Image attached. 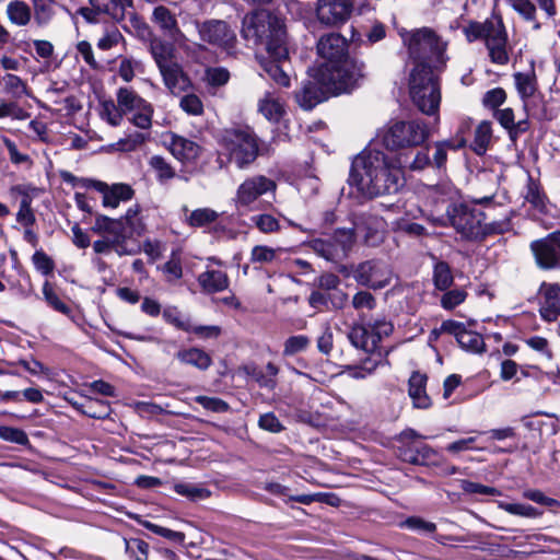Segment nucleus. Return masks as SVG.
<instances>
[{"label":"nucleus","instance_id":"36","mask_svg":"<svg viewBox=\"0 0 560 560\" xmlns=\"http://www.w3.org/2000/svg\"><path fill=\"white\" fill-rule=\"evenodd\" d=\"M147 138L141 132H132L127 135L125 138L119 139L118 141L110 143L106 147V152H119V153H130L138 150Z\"/></svg>","mask_w":560,"mask_h":560},{"label":"nucleus","instance_id":"26","mask_svg":"<svg viewBox=\"0 0 560 560\" xmlns=\"http://www.w3.org/2000/svg\"><path fill=\"white\" fill-rule=\"evenodd\" d=\"M152 22L156 24L160 30L170 36L175 43H180L185 39V35L180 32L176 16L170 9L164 5H158L152 13Z\"/></svg>","mask_w":560,"mask_h":560},{"label":"nucleus","instance_id":"38","mask_svg":"<svg viewBox=\"0 0 560 560\" xmlns=\"http://www.w3.org/2000/svg\"><path fill=\"white\" fill-rule=\"evenodd\" d=\"M491 141H492L491 124L486 120L481 121L475 130V137H474V141L471 143L472 151L478 155L485 154L487 152Z\"/></svg>","mask_w":560,"mask_h":560},{"label":"nucleus","instance_id":"15","mask_svg":"<svg viewBox=\"0 0 560 560\" xmlns=\"http://www.w3.org/2000/svg\"><path fill=\"white\" fill-rule=\"evenodd\" d=\"M352 11V0H316V18L320 24L326 26L343 25L350 19Z\"/></svg>","mask_w":560,"mask_h":560},{"label":"nucleus","instance_id":"43","mask_svg":"<svg viewBox=\"0 0 560 560\" xmlns=\"http://www.w3.org/2000/svg\"><path fill=\"white\" fill-rule=\"evenodd\" d=\"M466 145L464 137L457 138L455 141H441L435 143V153L433 155V163L436 167H442L447 159V149H458Z\"/></svg>","mask_w":560,"mask_h":560},{"label":"nucleus","instance_id":"19","mask_svg":"<svg viewBox=\"0 0 560 560\" xmlns=\"http://www.w3.org/2000/svg\"><path fill=\"white\" fill-rule=\"evenodd\" d=\"M201 40L218 47H231L236 38L235 33L223 21L211 20L196 23Z\"/></svg>","mask_w":560,"mask_h":560},{"label":"nucleus","instance_id":"30","mask_svg":"<svg viewBox=\"0 0 560 560\" xmlns=\"http://www.w3.org/2000/svg\"><path fill=\"white\" fill-rule=\"evenodd\" d=\"M509 7L534 31L541 28V23L538 21L537 5L532 0H504Z\"/></svg>","mask_w":560,"mask_h":560},{"label":"nucleus","instance_id":"63","mask_svg":"<svg viewBox=\"0 0 560 560\" xmlns=\"http://www.w3.org/2000/svg\"><path fill=\"white\" fill-rule=\"evenodd\" d=\"M467 296V293L462 289H455L447 291L441 298V305L445 310H453L457 305L462 304Z\"/></svg>","mask_w":560,"mask_h":560},{"label":"nucleus","instance_id":"52","mask_svg":"<svg viewBox=\"0 0 560 560\" xmlns=\"http://www.w3.org/2000/svg\"><path fill=\"white\" fill-rule=\"evenodd\" d=\"M126 552L135 560H148L149 545L138 538L125 539Z\"/></svg>","mask_w":560,"mask_h":560},{"label":"nucleus","instance_id":"58","mask_svg":"<svg viewBox=\"0 0 560 560\" xmlns=\"http://www.w3.org/2000/svg\"><path fill=\"white\" fill-rule=\"evenodd\" d=\"M2 82L4 89L15 97L27 94L26 84L18 75L7 74L2 78Z\"/></svg>","mask_w":560,"mask_h":560},{"label":"nucleus","instance_id":"49","mask_svg":"<svg viewBox=\"0 0 560 560\" xmlns=\"http://www.w3.org/2000/svg\"><path fill=\"white\" fill-rule=\"evenodd\" d=\"M16 221L23 225H34L36 222L35 213L32 209V198L24 195L20 201L19 211L16 213Z\"/></svg>","mask_w":560,"mask_h":560},{"label":"nucleus","instance_id":"12","mask_svg":"<svg viewBox=\"0 0 560 560\" xmlns=\"http://www.w3.org/2000/svg\"><path fill=\"white\" fill-rule=\"evenodd\" d=\"M354 243L352 230H337L328 240L316 238L310 243L311 248L319 256L330 261L342 260Z\"/></svg>","mask_w":560,"mask_h":560},{"label":"nucleus","instance_id":"24","mask_svg":"<svg viewBox=\"0 0 560 560\" xmlns=\"http://www.w3.org/2000/svg\"><path fill=\"white\" fill-rule=\"evenodd\" d=\"M165 143L173 156L180 162H192L201 152L199 144L175 133H170Z\"/></svg>","mask_w":560,"mask_h":560},{"label":"nucleus","instance_id":"46","mask_svg":"<svg viewBox=\"0 0 560 560\" xmlns=\"http://www.w3.org/2000/svg\"><path fill=\"white\" fill-rule=\"evenodd\" d=\"M149 166L154 171L160 182L168 180L175 176L174 168L160 155H153L149 160Z\"/></svg>","mask_w":560,"mask_h":560},{"label":"nucleus","instance_id":"57","mask_svg":"<svg viewBox=\"0 0 560 560\" xmlns=\"http://www.w3.org/2000/svg\"><path fill=\"white\" fill-rule=\"evenodd\" d=\"M399 155L406 156L407 164L404 167H409L411 171H422L431 164L428 148L417 151L411 161H409V156L406 153H400Z\"/></svg>","mask_w":560,"mask_h":560},{"label":"nucleus","instance_id":"31","mask_svg":"<svg viewBox=\"0 0 560 560\" xmlns=\"http://www.w3.org/2000/svg\"><path fill=\"white\" fill-rule=\"evenodd\" d=\"M258 112L269 121L278 122L284 115V105L272 92H266L258 101Z\"/></svg>","mask_w":560,"mask_h":560},{"label":"nucleus","instance_id":"29","mask_svg":"<svg viewBox=\"0 0 560 560\" xmlns=\"http://www.w3.org/2000/svg\"><path fill=\"white\" fill-rule=\"evenodd\" d=\"M427 375L413 372L409 378L408 394L416 408L427 409L431 406V399L427 394Z\"/></svg>","mask_w":560,"mask_h":560},{"label":"nucleus","instance_id":"62","mask_svg":"<svg viewBox=\"0 0 560 560\" xmlns=\"http://www.w3.org/2000/svg\"><path fill=\"white\" fill-rule=\"evenodd\" d=\"M230 72L225 68L213 67L206 70V80L212 86H221L228 83Z\"/></svg>","mask_w":560,"mask_h":560},{"label":"nucleus","instance_id":"45","mask_svg":"<svg viewBox=\"0 0 560 560\" xmlns=\"http://www.w3.org/2000/svg\"><path fill=\"white\" fill-rule=\"evenodd\" d=\"M250 221L264 234L277 233L281 229L278 219L270 213L253 215Z\"/></svg>","mask_w":560,"mask_h":560},{"label":"nucleus","instance_id":"60","mask_svg":"<svg viewBox=\"0 0 560 560\" xmlns=\"http://www.w3.org/2000/svg\"><path fill=\"white\" fill-rule=\"evenodd\" d=\"M195 401L212 412H226L230 408L226 401L218 397L197 396Z\"/></svg>","mask_w":560,"mask_h":560},{"label":"nucleus","instance_id":"5","mask_svg":"<svg viewBox=\"0 0 560 560\" xmlns=\"http://www.w3.org/2000/svg\"><path fill=\"white\" fill-rule=\"evenodd\" d=\"M378 138L390 151L410 149L421 145L429 138V128L420 120L395 121L380 132Z\"/></svg>","mask_w":560,"mask_h":560},{"label":"nucleus","instance_id":"3","mask_svg":"<svg viewBox=\"0 0 560 560\" xmlns=\"http://www.w3.org/2000/svg\"><path fill=\"white\" fill-rule=\"evenodd\" d=\"M317 54L324 62L316 69L329 72V86L352 91L363 77L362 65L350 58L347 39L337 33L323 35L317 42Z\"/></svg>","mask_w":560,"mask_h":560},{"label":"nucleus","instance_id":"55","mask_svg":"<svg viewBox=\"0 0 560 560\" xmlns=\"http://www.w3.org/2000/svg\"><path fill=\"white\" fill-rule=\"evenodd\" d=\"M494 117L500 122V125L503 128L508 129L511 133L514 130H516V131H523L524 130L522 128V124L521 122L515 124L514 112H513L512 108H503V109L497 110L495 114H494Z\"/></svg>","mask_w":560,"mask_h":560},{"label":"nucleus","instance_id":"37","mask_svg":"<svg viewBox=\"0 0 560 560\" xmlns=\"http://www.w3.org/2000/svg\"><path fill=\"white\" fill-rule=\"evenodd\" d=\"M398 454L407 463L425 465L433 456H435L436 453L431 446L423 444L416 451L410 447L399 448Z\"/></svg>","mask_w":560,"mask_h":560},{"label":"nucleus","instance_id":"35","mask_svg":"<svg viewBox=\"0 0 560 560\" xmlns=\"http://www.w3.org/2000/svg\"><path fill=\"white\" fill-rule=\"evenodd\" d=\"M176 358L182 363L192 365L199 370H207L212 363L210 355L198 348L180 350Z\"/></svg>","mask_w":560,"mask_h":560},{"label":"nucleus","instance_id":"4","mask_svg":"<svg viewBox=\"0 0 560 560\" xmlns=\"http://www.w3.org/2000/svg\"><path fill=\"white\" fill-rule=\"evenodd\" d=\"M409 58L420 71L440 69L446 62L447 44L429 27H422L401 34Z\"/></svg>","mask_w":560,"mask_h":560},{"label":"nucleus","instance_id":"27","mask_svg":"<svg viewBox=\"0 0 560 560\" xmlns=\"http://www.w3.org/2000/svg\"><path fill=\"white\" fill-rule=\"evenodd\" d=\"M166 88L170 90L172 94H179L185 91L190 82L187 75L183 72L180 66L177 61L164 66V68L159 69Z\"/></svg>","mask_w":560,"mask_h":560},{"label":"nucleus","instance_id":"28","mask_svg":"<svg viewBox=\"0 0 560 560\" xmlns=\"http://www.w3.org/2000/svg\"><path fill=\"white\" fill-rule=\"evenodd\" d=\"M513 81L520 98L526 106L538 92L535 70L529 69L525 72H515L513 74Z\"/></svg>","mask_w":560,"mask_h":560},{"label":"nucleus","instance_id":"20","mask_svg":"<svg viewBox=\"0 0 560 560\" xmlns=\"http://www.w3.org/2000/svg\"><path fill=\"white\" fill-rule=\"evenodd\" d=\"M441 329L453 335L462 349L472 353H482L485 351L486 345L482 336L467 329L463 323L445 320L442 323Z\"/></svg>","mask_w":560,"mask_h":560},{"label":"nucleus","instance_id":"54","mask_svg":"<svg viewBox=\"0 0 560 560\" xmlns=\"http://www.w3.org/2000/svg\"><path fill=\"white\" fill-rule=\"evenodd\" d=\"M35 269L44 276L50 275L55 269L54 260L42 249H37L32 256Z\"/></svg>","mask_w":560,"mask_h":560},{"label":"nucleus","instance_id":"22","mask_svg":"<svg viewBox=\"0 0 560 560\" xmlns=\"http://www.w3.org/2000/svg\"><path fill=\"white\" fill-rule=\"evenodd\" d=\"M84 186L94 188L103 195V206L105 208H117L120 201H127L132 198V189L126 184H115L108 186L107 184L93 179H85Z\"/></svg>","mask_w":560,"mask_h":560},{"label":"nucleus","instance_id":"53","mask_svg":"<svg viewBox=\"0 0 560 560\" xmlns=\"http://www.w3.org/2000/svg\"><path fill=\"white\" fill-rule=\"evenodd\" d=\"M523 498L530 500L537 504L548 506L551 511H557L560 508V502L558 500L545 495L542 491L537 489L524 490Z\"/></svg>","mask_w":560,"mask_h":560},{"label":"nucleus","instance_id":"10","mask_svg":"<svg viewBox=\"0 0 560 560\" xmlns=\"http://www.w3.org/2000/svg\"><path fill=\"white\" fill-rule=\"evenodd\" d=\"M393 331V324L385 318H375L368 325H355L351 328L348 338L350 342L366 352H373L383 337Z\"/></svg>","mask_w":560,"mask_h":560},{"label":"nucleus","instance_id":"16","mask_svg":"<svg viewBox=\"0 0 560 560\" xmlns=\"http://www.w3.org/2000/svg\"><path fill=\"white\" fill-rule=\"evenodd\" d=\"M92 231L100 235H109V240L114 242L115 252L119 256L132 255L135 253V250L128 248L126 244L131 233L127 231L122 220H115L103 214H97Z\"/></svg>","mask_w":560,"mask_h":560},{"label":"nucleus","instance_id":"39","mask_svg":"<svg viewBox=\"0 0 560 560\" xmlns=\"http://www.w3.org/2000/svg\"><path fill=\"white\" fill-rule=\"evenodd\" d=\"M219 218V213L211 208H198L186 217V223L191 228H203Z\"/></svg>","mask_w":560,"mask_h":560},{"label":"nucleus","instance_id":"44","mask_svg":"<svg viewBox=\"0 0 560 560\" xmlns=\"http://www.w3.org/2000/svg\"><path fill=\"white\" fill-rule=\"evenodd\" d=\"M281 248H272L267 245H256L252 248L249 261L253 264H270L276 260Z\"/></svg>","mask_w":560,"mask_h":560},{"label":"nucleus","instance_id":"23","mask_svg":"<svg viewBox=\"0 0 560 560\" xmlns=\"http://www.w3.org/2000/svg\"><path fill=\"white\" fill-rule=\"evenodd\" d=\"M93 9L82 8L80 13L89 22H96L95 12L105 13L113 20L120 21L130 5V0H90Z\"/></svg>","mask_w":560,"mask_h":560},{"label":"nucleus","instance_id":"50","mask_svg":"<svg viewBox=\"0 0 560 560\" xmlns=\"http://www.w3.org/2000/svg\"><path fill=\"white\" fill-rule=\"evenodd\" d=\"M310 338L304 335L291 336L284 341L283 355L291 357L303 352L310 346Z\"/></svg>","mask_w":560,"mask_h":560},{"label":"nucleus","instance_id":"25","mask_svg":"<svg viewBox=\"0 0 560 560\" xmlns=\"http://www.w3.org/2000/svg\"><path fill=\"white\" fill-rule=\"evenodd\" d=\"M353 235H361L365 243L374 245L383 237L384 222L375 215L363 214L354 221Z\"/></svg>","mask_w":560,"mask_h":560},{"label":"nucleus","instance_id":"40","mask_svg":"<svg viewBox=\"0 0 560 560\" xmlns=\"http://www.w3.org/2000/svg\"><path fill=\"white\" fill-rule=\"evenodd\" d=\"M42 292L44 300L52 310L67 316L71 314L70 306L62 301V299L60 298V295L58 294V292L55 290L50 282H44Z\"/></svg>","mask_w":560,"mask_h":560},{"label":"nucleus","instance_id":"2","mask_svg":"<svg viewBox=\"0 0 560 560\" xmlns=\"http://www.w3.org/2000/svg\"><path fill=\"white\" fill-rule=\"evenodd\" d=\"M242 34L245 39L265 46L269 59L261 61V67L268 77L280 86H290L284 70L289 51L283 20L267 10L254 11L243 19Z\"/></svg>","mask_w":560,"mask_h":560},{"label":"nucleus","instance_id":"41","mask_svg":"<svg viewBox=\"0 0 560 560\" xmlns=\"http://www.w3.org/2000/svg\"><path fill=\"white\" fill-rule=\"evenodd\" d=\"M7 13L13 24L23 26L31 21L30 7L24 1H11L8 4Z\"/></svg>","mask_w":560,"mask_h":560},{"label":"nucleus","instance_id":"18","mask_svg":"<svg viewBox=\"0 0 560 560\" xmlns=\"http://www.w3.org/2000/svg\"><path fill=\"white\" fill-rule=\"evenodd\" d=\"M536 300L538 313L547 323L556 322L560 317V284L544 281L540 283Z\"/></svg>","mask_w":560,"mask_h":560},{"label":"nucleus","instance_id":"17","mask_svg":"<svg viewBox=\"0 0 560 560\" xmlns=\"http://www.w3.org/2000/svg\"><path fill=\"white\" fill-rule=\"evenodd\" d=\"M353 277L359 284L377 290L389 284L392 270L384 262L368 260L357 267Z\"/></svg>","mask_w":560,"mask_h":560},{"label":"nucleus","instance_id":"13","mask_svg":"<svg viewBox=\"0 0 560 560\" xmlns=\"http://www.w3.org/2000/svg\"><path fill=\"white\" fill-rule=\"evenodd\" d=\"M535 262L542 270H560V231L530 243Z\"/></svg>","mask_w":560,"mask_h":560},{"label":"nucleus","instance_id":"64","mask_svg":"<svg viewBox=\"0 0 560 560\" xmlns=\"http://www.w3.org/2000/svg\"><path fill=\"white\" fill-rule=\"evenodd\" d=\"M506 93L502 88H494L485 93L482 104L488 108H497L505 102Z\"/></svg>","mask_w":560,"mask_h":560},{"label":"nucleus","instance_id":"61","mask_svg":"<svg viewBox=\"0 0 560 560\" xmlns=\"http://www.w3.org/2000/svg\"><path fill=\"white\" fill-rule=\"evenodd\" d=\"M0 438L20 445H24L28 442V438L23 430L8 425L0 427Z\"/></svg>","mask_w":560,"mask_h":560},{"label":"nucleus","instance_id":"32","mask_svg":"<svg viewBox=\"0 0 560 560\" xmlns=\"http://www.w3.org/2000/svg\"><path fill=\"white\" fill-rule=\"evenodd\" d=\"M198 282L208 293L221 292L229 287V278L221 270H206L199 275Z\"/></svg>","mask_w":560,"mask_h":560},{"label":"nucleus","instance_id":"8","mask_svg":"<svg viewBox=\"0 0 560 560\" xmlns=\"http://www.w3.org/2000/svg\"><path fill=\"white\" fill-rule=\"evenodd\" d=\"M277 183L265 175H253L246 177L236 188L233 202L241 213L256 211L265 205L260 199L271 194L275 196Z\"/></svg>","mask_w":560,"mask_h":560},{"label":"nucleus","instance_id":"48","mask_svg":"<svg viewBox=\"0 0 560 560\" xmlns=\"http://www.w3.org/2000/svg\"><path fill=\"white\" fill-rule=\"evenodd\" d=\"M177 494L186 497L192 501L203 500L210 495V492L202 487L189 482H179L174 486Z\"/></svg>","mask_w":560,"mask_h":560},{"label":"nucleus","instance_id":"7","mask_svg":"<svg viewBox=\"0 0 560 560\" xmlns=\"http://www.w3.org/2000/svg\"><path fill=\"white\" fill-rule=\"evenodd\" d=\"M223 153L231 162L243 170L249 166L258 156V142L249 129H228L221 138Z\"/></svg>","mask_w":560,"mask_h":560},{"label":"nucleus","instance_id":"9","mask_svg":"<svg viewBox=\"0 0 560 560\" xmlns=\"http://www.w3.org/2000/svg\"><path fill=\"white\" fill-rule=\"evenodd\" d=\"M311 77L312 80L304 83L302 89L295 94L296 102L306 110L314 108L318 103L326 100L328 95H338L349 92L330 89L328 83L329 77H332V74L329 72L314 69Z\"/></svg>","mask_w":560,"mask_h":560},{"label":"nucleus","instance_id":"51","mask_svg":"<svg viewBox=\"0 0 560 560\" xmlns=\"http://www.w3.org/2000/svg\"><path fill=\"white\" fill-rule=\"evenodd\" d=\"M122 112L119 105L113 101H105L102 103L101 117L106 120L110 126H119L122 120Z\"/></svg>","mask_w":560,"mask_h":560},{"label":"nucleus","instance_id":"14","mask_svg":"<svg viewBox=\"0 0 560 560\" xmlns=\"http://www.w3.org/2000/svg\"><path fill=\"white\" fill-rule=\"evenodd\" d=\"M446 220L464 237H475L480 232V213L469 209L467 206L453 205L448 207ZM436 223L445 224V219H438Z\"/></svg>","mask_w":560,"mask_h":560},{"label":"nucleus","instance_id":"11","mask_svg":"<svg viewBox=\"0 0 560 560\" xmlns=\"http://www.w3.org/2000/svg\"><path fill=\"white\" fill-rule=\"evenodd\" d=\"M117 103L124 115H131L129 119L136 127L140 129H149L151 127L152 105L140 97L135 91L120 88L117 92Z\"/></svg>","mask_w":560,"mask_h":560},{"label":"nucleus","instance_id":"6","mask_svg":"<svg viewBox=\"0 0 560 560\" xmlns=\"http://www.w3.org/2000/svg\"><path fill=\"white\" fill-rule=\"evenodd\" d=\"M409 94L412 103L425 115H436L441 103V90L432 71L413 68L409 79Z\"/></svg>","mask_w":560,"mask_h":560},{"label":"nucleus","instance_id":"21","mask_svg":"<svg viewBox=\"0 0 560 560\" xmlns=\"http://www.w3.org/2000/svg\"><path fill=\"white\" fill-rule=\"evenodd\" d=\"M490 61L492 63L504 66L510 60V46L508 33L503 21L495 22L494 30L489 34L485 42Z\"/></svg>","mask_w":560,"mask_h":560},{"label":"nucleus","instance_id":"33","mask_svg":"<svg viewBox=\"0 0 560 560\" xmlns=\"http://www.w3.org/2000/svg\"><path fill=\"white\" fill-rule=\"evenodd\" d=\"M501 18L488 19L482 23L479 22H469L467 25L463 27V33L465 34L468 42H475L477 39H485L489 37V34L494 30L495 22L501 21Z\"/></svg>","mask_w":560,"mask_h":560},{"label":"nucleus","instance_id":"42","mask_svg":"<svg viewBox=\"0 0 560 560\" xmlns=\"http://www.w3.org/2000/svg\"><path fill=\"white\" fill-rule=\"evenodd\" d=\"M498 508L505 511L509 514L522 517L536 518L542 515L541 511L529 504L508 503L504 501H499Z\"/></svg>","mask_w":560,"mask_h":560},{"label":"nucleus","instance_id":"34","mask_svg":"<svg viewBox=\"0 0 560 560\" xmlns=\"http://www.w3.org/2000/svg\"><path fill=\"white\" fill-rule=\"evenodd\" d=\"M150 50L159 69L164 68V66L171 65L176 61L174 56L175 49L173 44L166 43L162 39L154 38L151 42Z\"/></svg>","mask_w":560,"mask_h":560},{"label":"nucleus","instance_id":"56","mask_svg":"<svg viewBox=\"0 0 560 560\" xmlns=\"http://www.w3.org/2000/svg\"><path fill=\"white\" fill-rule=\"evenodd\" d=\"M35 19L39 24H46L54 14L52 0H34Z\"/></svg>","mask_w":560,"mask_h":560},{"label":"nucleus","instance_id":"1","mask_svg":"<svg viewBox=\"0 0 560 560\" xmlns=\"http://www.w3.org/2000/svg\"><path fill=\"white\" fill-rule=\"evenodd\" d=\"M406 164V156H393L369 147L353 160L349 184L369 198L395 194L404 186L402 168Z\"/></svg>","mask_w":560,"mask_h":560},{"label":"nucleus","instance_id":"59","mask_svg":"<svg viewBox=\"0 0 560 560\" xmlns=\"http://www.w3.org/2000/svg\"><path fill=\"white\" fill-rule=\"evenodd\" d=\"M82 412L91 418L101 419L109 413V406L100 399H90Z\"/></svg>","mask_w":560,"mask_h":560},{"label":"nucleus","instance_id":"47","mask_svg":"<svg viewBox=\"0 0 560 560\" xmlns=\"http://www.w3.org/2000/svg\"><path fill=\"white\" fill-rule=\"evenodd\" d=\"M433 280L436 289L444 291L453 283V275L450 266L444 261H439L434 266Z\"/></svg>","mask_w":560,"mask_h":560}]
</instances>
